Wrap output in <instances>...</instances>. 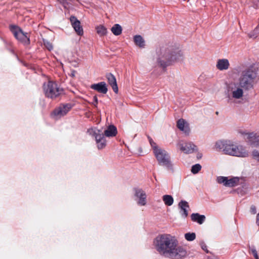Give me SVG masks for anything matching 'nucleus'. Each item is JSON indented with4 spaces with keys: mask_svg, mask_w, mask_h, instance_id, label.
<instances>
[{
    "mask_svg": "<svg viewBox=\"0 0 259 259\" xmlns=\"http://www.w3.org/2000/svg\"><path fill=\"white\" fill-rule=\"evenodd\" d=\"M240 178L239 177H233L227 180L226 187H234L239 185Z\"/></svg>",
    "mask_w": 259,
    "mask_h": 259,
    "instance_id": "nucleus-21",
    "label": "nucleus"
},
{
    "mask_svg": "<svg viewBox=\"0 0 259 259\" xmlns=\"http://www.w3.org/2000/svg\"><path fill=\"white\" fill-rule=\"evenodd\" d=\"M43 90L45 96L53 100L56 99L63 93V90L57 83L52 81L44 83Z\"/></svg>",
    "mask_w": 259,
    "mask_h": 259,
    "instance_id": "nucleus-5",
    "label": "nucleus"
},
{
    "mask_svg": "<svg viewBox=\"0 0 259 259\" xmlns=\"http://www.w3.org/2000/svg\"><path fill=\"white\" fill-rule=\"evenodd\" d=\"M259 34V26H257L251 32L248 34V36L250 38H255Z\"/></svg>",
    "mask_w": 259,
    "mask_h": 259,
    "instance_id": "nucleus-26",
    "label": "nucleus"
},
{
    "mask_svg": "<svg viewBox=\"0 0 259 259\" xmlns=\"http://www.w3.org/2000/svg\"><path fill=\"white\" fill-rule=\"evenodd\" d=\"M201 168V166L200 164H196L193 165L191 168V172L193 174H197Z\"/></svg>",
    "mask_w": 259,
    "mask_h": 259,
    "instance_id": "nucleus-31",
    "label": "nucleus"
},
{
    "mask_svg": "<svg viewBox=\"0 0 259 259\" xmlns=\"http://www.w3.org/2000/svg\"><path fill=\"white\" fill-rule=\"evenodd\" d=\"M72 27L74 30L79 35H82L83 33V29L80 25V22L75 16H71L70 18Z\"/></svg>",
    "mask_w": 259,
    "mask_h": 259,
    "instance_id": "nucleus-10",
    "label": "nucleus"
},
{
    "mask_svg": "<svg viewBox=\"0 0 259 259\" xmlns=\"http://www.w3.org/2000/svg\"><path fill=\"white\" fill-rule=\"evenodd\" d=\"M97 33L101 36L105 35L107 33V29L103 25H99L96 28Z\"/></svg>",
    "mask_w": 259,
    "mask_h": 259,
    "instance_id": "nucleus-25",
    "label": "nucleus"
},
{
    "mask_svg": "<svg viewBox=\"0 0 259 259\" xmlns=\"http://www.w3.org/2000/svg\"><path fill=\"white\" fill-rule=\"evenodd\" d=\"M158 64L163 69L183 59L182 51L174 45L162 46L157 52Z\"/></svg>",
    "mask_w": 259,
    "mask_h": 259,
    "instance_id": "nucleus-2",
    "label": "nucleus"
},
{
    "mask_svg": "<svg viewBox=\"0 0 259 259\" xmlns=\"http://www.w3.org/2000/svg\"><path fill=\"white\" fill-rule=\"evenodd\" d=\"M135 196L139 198L138 203L140 205L144 206L146 204V194L145 192L141 189L135 190Z\"/></svg>",
    "mask_w": 259,
    "mask_h": 259,
    "instance_id": "nucleus-13",
    "label": "nucleus"
},
{
    "mask_svg": "<svg viewBox=\"0 0 259 259\" xmlns=\"http://www.w3.org/2000/svg\"><path fill=\"white\" fill-rule=\"evenodd\" d=\"M247 135L246 142L252 147H257L259 146V136L256 134L253 133L245 134Z\"/></svg>",
    "mask_w": 259,
    "mask_h": 259,
    "instance_id": "nucleus-9",
    "label": "nucleus"
},
{
    "mask_svg": "<svg viewBox=\"0 0 259 259\" xmlns=\"http://www.w3.org/2000/svg\"><path fill=\"white\" fill-rule=\"evenodd\" d=\"M179 207L180 208V213L182 217L186 218L188 215V212L187 208L189 207L188 203L185 200H181L179 204Z\"/></svg>",
    "mask_w": 259,
    "mask_h": 259,
    "instance_id": "nucleus-15",
    "label": "nucleus"
},
{
    "mask_svg": "<svg viewBox=\"0 0 259 259\" xmlns=\"http://www.w3.org/2000/svg\"><path fill=\"white\" fill-rule=\"evenodd\" d=\"M230 66L229 60L227 59H219L216 64V67L219 70H227Z\"/></svg>",
    "mask_w": 259,
    "mask_h": 259,
    "instance_id": "nucleus-16",
    "label": "nucleus"
},
{
    "mask_svg": "<svg viewBox=\"0 0 259 259\" xmlns=\"http://www.w3.org/2000/svg\"><path fill=\"white\" fill-rule=\"evenodd\" d=\"M252 3L255 9H259V0H252Z\"/></svg>",
    "mask_w": 259,
    "mask_h": 259,
    "instance_id": "nucleus-39",
    "label": "nucleus"
},
{
    "mask_svg": "<svg viewBox=\"0 0 259 259\" xmlns=\"http://www.w3.org/2000/svg\"><path fill=\"white\" fill-rule=\"evenodd\" d=\"M75 73H76V71L75 70H72L70 75L72 77H74L75 76Z\"/></svg>",
    "mask_w": 259,
    "mask_h": 259,
    "instance_id": "nucleus-43",
    "label": "nucleus"
},
{
    "mask_svg": "<svg viewBox=\"0 0 259 259\" xmlns=\"http://www.w3.org/2000/svg\"><path fill=\"white\" fill-rule=\"evenodd\" d=\"M10 30L18 41L25 45L30 44L29 36L28 33L24 32L20 27L15 25H10Z\"/></svg>",
    "mask_w": 259,
    "mask_h": 259,
    "instance_id": "nucleus-7",
    "label": "nucleus"
},
{
    "mask_svg": "<svg viewBox=\"0 0 259 259\" xmlns=\"http://www.w3.org/2000/svg\"><path fill=\"white\" fill-rule=\"evenodd\" d=\"M61 4L65 9H68L72 5L74 0H57Z\"/></svg>",
    "mask_w": 259,
    "mask_h": 259,
    "instance_id": "nucleus-28",
    "label": "nucleus"
},
{
    "mask_svg": "<svg viewBox=\"0 0 259 259\" xmlns=\"http://www.w3.org/2000/svg\"><path fill=\"white\" fill-rule=\"evenodd\" d=\"M98 103V100L97 96H94L93 97V102L92 103V104L94 105L95 107H97Z\"/></svg>",
    "mask_w": 259,
    "mask_h": 259,
    "instance_id": "nucleus-40",
    "label": "nucleus"
},
{
    "mask_svg": "<svg viewBox=\"0 0 259 259\" xmlns=\"http://www.w3.org/2000/svg\"><path fill=\"white\" fill-rule=\"evenodd\" d=\"M134 41L135 45L141 48L145 47V42L144 38L140 35H136L134 37Z\"/></svg>",
    "mask_w": 259,
    "mask_h": 259,
    "instance_id": "nucleus-20",
    "label": "nucleus"
},
{
    "mask_svg": "<svg viewBox=\"0 0 259 259\" xmlns=\"http://www.w3.org/2000/svg\"><path fill=\"white\" fill-rule=\"evenodd\" d=\"M97 132V130H95L93 128H91L88 130L87 133L91 136H95Z\"/></svg>",
    "mask_w": 259,
    "mask_h": 259,
    "instance_id": "nucleus-37",
    "label": "nucleus"
},
{
    "mask_svg": "<svg viewBox=\"0 0 259 259\" xmlns=\"http://www.w3.org/2000/svg\"><path fill=\"white\" fill-rule=\"evenodd\" d=\"M257 72L253 66H250L241 72L239 78V85L245 91L253 88L256 83Z\"/></svg>",
    "mask_w": 259,
    "mask_h": 259,
    "instance_id": "nucleus-4",
    "label": "nucleus"
},
{
    "mask_svg": "<svg viewBox=\"0 0 259 259\" xmlns=\"http://www.w3.org/2000/svg\"><path fill=\"white\" fill-rule=\"evenodd\" d=\"M243 89L240 88H237L236 90L232 92V97L234 99H241L243 96Z\"/></svg>",
    "mask_w": 259,
    "mask_h": 259,
    "instance_id": "nucleus-22",
    "label": "nucleus"
},
{
    "mask_svg": "<svg viewBox=\"0 0 259 259\" xmlns=\"http://www.w3.org/2000/svg\"><path fill=\"white\" fill-rule=\"evenodd\" d=\"M215 148L222 151L225 154L241 157L248 155L247 150L241 145H236L230 141H219L215 143Z\"/></svg>",
    "mask_w": 259,
    "mask_h": 259,
    "instance_id": "nucleus-3",
    "label": "nucleus"
},
{
    "mask_svg": "<svg viewBox=\"0 0 259 259\" xmlns=\"http://www.w3.org/2000/svg\"><path fill=\"white\" fill-rule=\"evenodd\" d=\"M154 243L156 250L165 256L174 259H181L186 256V249L179 245L178 241L169 234L158 235Z\"/></svg>",
    "mask_w": 259,
    "mask_h": 259,
    "instance_id": "nucleus-1",
    "label": "nucleus"
},
{
    "mask_svg": "<svg viewBox=\"0 0 259 259\" xmlns=\"http://www.w3.org/2000/svg\"><path fill=\"white\" fill-rule=\"evenodd\" d=\"M251 252L255 259H259L257 251L254 246H252L251 248Z\"/></svg>",
    "mask_w": 259,
    "mask_h": 259,
    "instance_id": "nucleus-35",
    "label": "nucleus"
},
{
    "mask_svg": "<svg viewBox=\"0 0 259 259\" xmlns=\"http://www.w3.org/2000/svg\"><path fill=\"white\" fill-rule=\"evenodd\" d=\"M111 31L114 35L118 36L121 34L122 28L119 24H115L111 28Z\"/></svg>",
    "mask_w": 259,
    "mask_h": 259,
    "instance_id": "nucleus-23",
    "label": "nucleus"
},
{
    "mask_svg": "<svg viewBox=\"0 0 259 259\" xmlns=\"http://www.w3.org/2000/svg\"><path fill=\"white\" fill-rule=\"evenodd\" d=\"M228 177L219 176L217 177V181L219 184H223L225 186H226Z\"/></svg>",
    "mask_w": 259,
    "mask_h": 259,
    "instance_id": "nucleus-30",
    "label": "nucleus"
},
{
    "mask_svg": "<svg viewBox=\"0 0 259 259\" xmlns=\"http://www.w3.org/2000/svg\"><path fill=\"white\" fill-rule=\"evenodd\" d=\"M162 200L164 204L167 206H171L174 203V199L171 195H165L162 197Z\"/></svg>",
    "mask_w": 259,
    "mask_h": 259,
    "instance_id": "nucleus-24",
    "label": "nucleus"
},
{
    "mask_svg": "<svg viewBox=\"0 0 259 259\" xmlns=\"http://www.w3.org/2000/svg\"><path fill=\"white\" fill-rule=\"evenodd\" d=\"M117 131L116 127L113 125H109L104 131V135L107 137H113L116 135Z\"/></svg>",
    "mask_w": 259,
    "mask_h": 259,
    "instance_id": "nucleus-17",
    "label": "nucleus"
},
{
    "mask_svg": "<svg viewBox=\"0 0 259 259\" xmlns=\"http://www.w3.org/2000/svg\"><path fill=\"white\" fill-rule=\"evenodd\" d=\"M106 77L109 84L112 87L114 92L117 94L118 92V89L115 76L111 73H108L106 74Z\"/></svg>",
    "mask_w": 259,
    "mask_h": 259,
    "instance_id": "nucleus-12",
    "label": "nucleus"
},
{
    "mask_svg": "<svg viewBox=\"0 0 259 259\" xmlns=\"http://www.w3.org/2000/svg\"><path fill=\"white\" fill-rule=\"evenodd\" d=\"M252 156L254 159L259 161V152L257 150H254L252 152Z\"/></svg>",
    "mask_w": 259,
    "mask_h": 259,
    "instance_id": "nucleus-34",
    "label": "nucleus"
},
{
    "mask_svg": "<svg viewBox=\"0 0 259 259\" xmlns=\"http://www.w3.org/2000/svg\"><path fill=\"white\" fill-rule=\"evenodd\" d=\"M148 139L149 140V143L153 148V152L157 149H159V148L156 145V144L153 141L152 138L149 136L148 137Z\"/></svg>",
    "mask_w": 259,
    "mask_h": 259,
    "instance_id": "nucleus-33",
    "label": "nucleus"
},
{
    "mask_svg": "<svg viewBox=\"0 0 259 259\" xmlns=\"http://www.w3.org/2000/svg\"><path fill=\"white\" fill-rule=\"evenodd\" d=\"M104 136L105 135L103 134L101 131L97 130V132L96 133V134L94 136L96 142H99L102 141V140L105 139Z\"/></svg>",
    "mask_w": 259,
    "mask_h": 259,
    "instance_id": "nucleus-27",
    "label": "nucleus"
},
{
    "mask_svg": "<svg viewBox=\"0 0 259 259\" xmlns=\"http://www.w3.org/2000/svg\"><path fill=\"white\" fill-rule=\"evenodd\" d=\"M186 122L183 119H180L177 121V126L179 129L183 131L185 134H189L190 132V128L185 126Z\"/></svg>",
    "mask_w": 259,
    "mask_h": 259,
    "instance_id": "nucleus-19",
    "label": "nucleus"
},
{
    "mask_svg": "<svg viewBox=\"0 0 259 259\" xmlns=\"http://www.w3.org/2000/svg\"><path fill=\"white\" fill-rule=\"evenodd\" d=\"M96 143L97 144V147L98 149H102L106 146V139L102 140V141L99 142H96Z\"/></svg>",
    "mask_w": 259,
    "mask_h": 259,
    "instance_id": "nucleus-32",
    "label": "nucleus"
},
{
    "mask_svg": "<svg viewBox=\"0 0 259 259\" xmlns=\"http://www.w3.org/2000/svg\"><path fill=\"white\" fill-rule=\"evenodd\" d=\"M256 224L259 226V213H258L256 215Z\"/></svg>",
    "mask_w": 259,
    "mask_h": 259,
    "instance_id": "nucleus-42",
    "label": "nucleus"
},
{
    "mask_svg": "<svg viewBox=\"0 0 259 259\" xmlns=\"http://www.w3.org/2000/svg\"><path fill=\"white\" fill-rule=\"evenodd\" d=\"M250 212L252 214H255L256 213V207L254 205H252L250 207Z\"/></svg>",
    "mask_w": 259,
    "mask_h": 259,
    "instance_id": "nucleus-41",
    "label": "nucleus"
},
{
    "mask_svg": "<svg viewBox=\"0 0 259 259\" xmlns=\"http://www.w3.org/2000/svg\"><path fill=\"white\" fill-rule=\"evenodd\" d=\"M153 153L159 165L165 166L168 168L172 167L170 156L165 150L157 149Z\"/></svg>",
    "mask_w": 259,
    "mask_h": 259,
    "instance_id": "nucleus-6",
    "label": "nucleus"
},
{
    "mask_svg": "<svg viewBox=\"0 0 259 259\" xmlns=\"http://www.w3.org/2000/svg\"><path fill=\"white\" fill-rule=\"evenodd\" d=\"M72 107V105L69 103L61 104L58 108L54 109L53 113L55 116L61 117L65 116Z\"/></svg>",
    "mask_w": 259,
    "mask_h": 259,
    "instance_id": "nucleus-8",
    "label": "nucleus"
},
{
    "mask_svg": "<svg viewBox=\"0 0 259 259\" xmlns=\"http://www.w3.org/2000/svg\"><path fill=\"white\" fill-rule=\"evenodd\" d=\"M91 88L103 94H106L108 91L106 83L104 81L100 82L98 83L92 84L91 85Z\"/></svg>",
    "mask_w": 259,
    "mask_h": 259,
    "instance_id": "nucleus-11",
    "label": "nucleus"
},
{
    "mask_svg": "<svg viewBox=\"0 0 259 259\" xmlns=\"http://www.w3.org/2000/svg\"><path fill=\"white\" fill-rule=\"evenodd\" d=\"M200 244L201 248L204 251H205L206 253H208V250H207V245H206L205 242H203V241H202V242H200Z\"/></svg>",
    "mask_w": 259,
    "mask_h": 259,
    "instance_id": "nucleus-38",
    "label": "nucleus"
},
{
    "mask_svg": "<svg viewBox=\"0 0 259 259\" xmlns=\"http://www.w3.org/2000/svg\"><path fill=\"white\" fill-rule=\"evenodd\" d=\"M180 150L186 154L193 153L196 148V146L191 142L180 144Z\"/></svg>",
    "mask_w": 259,
    "mask_h": 259,
    "instance_id": "nucleus-14",
    "label": "nucleus"
},
{
    "mask_svg": "<svg viewBox=\"0 0 259 259\" xmlns=\"http://www.w3.org/2000/svg\"><path fill=\"white\" fill-rule=\"evenodd\" d=\"M44 45L49 51L52 50L53 48L52 44L48 41H44Z\"/></svg>",
    "mask_w": 259,
    "mask_h": 259,
    "instance_id": "nucleus-36",
    "label": "nucleus"
},
{
    "mask_svg": "<svg viewBox=\"0 0 259 259\" xmlns=\"http://www.w3.org/2000/svg\"><path fill=\"white\" fill-rule=\"evenodd\" d=\"M192 221L197 222L199 224H202L205 220V216L201 215L198 213H193L191 215Z\"/></svg>",
    "mask_w": 259,
    "mask_h": 259,
    "instance_id": "nucleus-18",
    "label": "nucleus"
},
{
    "mask_svg": "<svg viewBox=\"0 0 259 259\" xmlns=\"http://www.w3.org/2000/svg\"><path fill=\"white\" fill-rule=\"evenodd\" d=\"M185 239L189 241H192L195 239L196 234L195 233H187L185 234Z\"/></svg>",
    "mask_w": 259,
    "mask_h": 259,
    "instance_id": "nucleus-29",
    "label": "nucleus"
}]
</instances>
